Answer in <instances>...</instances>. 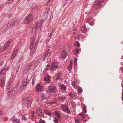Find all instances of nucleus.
I'll return each instance as SVG.
<instances>
[{"label": "nucleus", "instance_id": "f257e3e1", "mask_svg": "<svg viewBox=\"0 0 123 123\" xmlns=\"http://www.w3.org/2000/svg\"><path fill=\"white\" fill-rule=\"evenodd\" d=\"M36 38V36L34 35L31 38L30 47V48L31 53L32 54L34 53L37 47V45L38 43V41H37L34 43V41Z\"/></svg>", "mask_w": 123, "mask_h": 123}, {"label": "nucleus", "instance_id": "f03ea898", "mask_svg": "<svg viewBox=\"0 0 123 123\" xmlns=\"http://www.w3.org/2000/svg\"><path fill=\"white\" fill-rule=\"evenodd\" d=\"M57 85L54 84L51 86H48L47 88L48 92L50 93H54L57 90Z\"/></svg>", "mask_w": 123, "mask_h": 123}, {"label": "nucleus", "instance_id": "7ed1b4c3", "mask_svg": "<svg viewBox=\"0 0 123 123\" xmlns=\"http://www.w3.org/2000/svg\"><path fill=\"white\" fill-rule=\"evenodd\" d=\"M58 66L57 63L55 62H53L50 67V71L53 72L58 68Z\"/></svg>", "mask_w": 123, "mask_h": 123}, {"label": "nucleus", "instance_id": "20e7f679", "mask_svg": "<svg viewBox=\"0 0 123 123\" xmlns=\"http://www.w3.org/2000/svg\"><path fill=\"white\" fill-rule=\"evenodd\" d=\"M33 19L32 15L31 14H29L25 18L24 20V23L25 24H28L31 22Z\"/></svg>", "mask_w": 123, "mask_h": 123}, {"label": "nucleus", "instance_id": "39448f33", "mask_svg": "<svg viewBox=\"0 0 123 123\" xmlns=\"http://www.w3.org/2000/svg\"><path fill=\"white\" fill-rule=\"evenodd\" d=\"M49 11V8L47 7L46 9V10L44 12V14L43 15H42L41 16V20L42 22H43L44 20H45L47 17V15Z\"/></svg>", "mask_w": 123, "mask_h": 123}, {"label": "nucleus", "instance_id": "423d86ee", "mask_svg": "<svg viewBox=\"0 0 123 123\" xmlns=\"http://www.w3.org/2000/svg\"><path fill=\"white\" fill-rule=\"evenodd\" d=\"M32 64V62H30L28 63L26 65L25 69V73H27L30 70Z\"/></svg>", "mask_w": 123, "mask_h": 123}, {"label": "nucleus", "instance_id": "0eeeda50", "mask_svg": "<svg viewBox=\"0 0 123 123\" xmlns=\"http://www.w3.org/2000/svg\"><path fill=\"white\" fill-rule=\"evenodd\" d=\"M43 22H42V20H39L36 22L35 23L36 25L35 26V27L33 28V30H35V31H36L37 27H41Z\"/></svg>", "mask_w": 123, "mask_h": 123}, {"label": "nucleus", "instance_id": "6e6552de", "mask_svg": "<svg viewBox=\"0 0 123 123\" xmlns=\"http://www.w3.org/2000/svg\"><path fill=\"white\" fill-rule=\"evenodd\" d=\"M28 77L25 78L23 81L21 85V86L23 87V88L25 87L28 84Z\"/></svg>", "mask_w": 123, "mask_h": 123}, {"label": "nucleus", "instance_id": "1a4fd4ad", "mask_svg": "<svg viewBox=\"0 0 123 123\" xmlns=\"http://www.w3.org/2000/svg\"><path fill=\"white\" fill-rule=\"evenodd\" d=\"M10 43V41L8 40L5 43L4 46L2 47V51H4L8 47Z\"/></svg>", "mask_w": 123, "mask_h": 123}, {"label": "nucleus", "instance_id": "9d476101", "mask_svg": "<svg viewBox=\"0 0 123 123\" xmlns=\"http://www.w3.org/2000/svg\"><path fill=\"white\" fill-rule=\"evenodd\" d=\"M63 110L67 113H70V110L66 105H63L62 106Z\"/></svg>", "mask_w": 123, "mask_h": 123}, {"label": "nucleus", "instance_id": "9b49d317", "mask_svg": "<svg viewBox=\"0 0 123 123\" xmlns=\"http://www.w3.org/2000/svg\"><path fill=\"white\" fill-rule=\"evenodd\" d=\"M50 49H47L43 57V59H45L47 56H49L50 55L51 52L50 51Z\"/></svg>", "mask_w": 123, "mask_h": 123}, {"label": "nucleus", "instance_id": "f8f14e48", "mask_svg": "<svg viewBox=\"0 0 123 123\" xmlns=\"http://www.w3.org/2000/svg\"><path fill=\"white\" fill-rule=\"evenodd\" d=\"M18 20V19H15L12 21L9 26L11 28H12L15 26V25L17 24Z\"/></svg>", "mask_w": 123, "mask_h": 123}, {"label": "nucleus", "instance_id": "ddd939ff", "mask_svg": "<svg viewBox=\"0 0 123 123\" xmlns=\"http://www.w3.org/2000/svg\"><path fill=\"white\" fill-rule=\"evenodd\" d=\"M101 1H97L95 2L94 5V7L95 8H96L98 7H100L101 6Z\"/></svg>", "mask_w": 123, "mask_h": 123}, {"label": "nucleus", "instance_id": "4468645a", "mask_svg": "<svg viewBox=\"0 0 123 123\" xmlns=\"http://www.w3.org/2000/svg\"><path fill=\"white\" fill-rule=\"evenodd\" d=\"M35 90L37 91L41 92L43 91V89L40 84H38L37 85Z\"/></svg>", "mask_w": 123, "mask_h": 123}, {"label": "nucleus", "instance_id": "2eb2a0df", "mask_svg": "<svg viewBox=\"0 0 123 123\" xmlns=\"http://www.w3.org/2000/svg\"><path fill=\"white\" fill-rule=\"evenodd\" d=\"M44 80L47 83L51 81L50 77V75H46L44 77Z\"/></svg>", "mask_w": 123, "mask_h": 123}, {"label": "nucleus", "instance_id": "dca6fc26", "mask_svg": "<svg viewBox=\"0 0 123 123\" xmlns=\"http://www.w3.org/2000/svg\"><path fill=\"white\" fill-rule=\"evenodd\" d=\"M17 49H15L13 54L12 55L11 57V60L12 61L14 57L17 55Z\"/></svg>", "mask_w": 123, "mask_h": 123}, {"label": "nucleus", "instance_id": "f3484780", "mask_svg": "<svg viewBox=\"0 0 123 123\" xmlns=\"http://www.w3.org/2000/svg\"><path fill=\"white\" fill-rule=\"evenodd\" d=\"M11 85L9 82L8 83L7 86L6 87V90L8 92V93L9 94L10 93H11Z\"/></svg>", "mask_w": 123, "mask_h": 123}, {"label": "nucleus", "instance_id": "a211bd4d", "mask_svg": "<svg viewBox=\"0 0 123 123\" xmlns=\"http://www.w3.org/2000/svg\"><path fill=\"white\" fill-rule=\"evenodd\" d=\"M66 51V50H64L62 52L60 56V57L61 58H64L66 57V56L67 54V53Z\"/></svg>", "mask_w": 123, "mask_h": 123}, {"label": "nucleus", "instance_id": "6ab92c4d", "mask_svg": "<svg viewBox=\"0 0 123 123\" xmlns=\"http://www.w3.org/2000/svg\"><path fill=\"white\" fill-rule=\"evenodd\" d=\"M27 101H28V98H23L21 102L23 104L26 105L27 104Z\"/></svg>", "mask_w": 123, "mask_h": 123}, {"label": "nucleus", "instance_id": "aec40b11", "mask_svg": "<svg viewBox=\"0 0 123 123\" xmlns=\"http://www.w3.org/2000/svg\"><path fill=\"white\" fill-rule=\"evenodd\" d=\"M60 87L61 90L62 91H65L66 89V86L64 85L63 84L61 85Z\"/></svg>", "mask_w": 123, "mask_h": 123}, {"label": "nucleus", "instance_id": "412c9836", "mask_svg": "<svg viewBox=\"0 0 123 123\" xmlns=\"http://www.w3.org/2000/svg\"><path fill=\"white\" fill-rule=\"evenodd\" d=\"M54 112L55 115L56 117H57L58 119H60L61 118V117L59 112L57 111H55Z\"/></svg>", "mask_w": 123, "mask_h": 123}, {"label": "nucleus", "instance_id": "4be33fe9", "mask_svg": "<svg viewBox=\"0 0 123 123\" xmlns=\"http://www.w3.org/2000/svg\"><path fill=\"white\" fill-rule=\"evenodd\" d=\"M43 112L41 110L39 109H37V114L38 116H40L42 115Z\"/></svg>", "mask_w": 123, "mask_h": 123}, {"label": "nucleus", "instance_id": "5701e85b", "mask_svg": "<svg viewBox=\"0 0 123 123\" xmlns=\"http://www.w3.org/2000/svg\"><path fill=\"white\" fill-rule=\"evenodd\" d=\"M86 26L85 25L83 26L81 28V31L85 33L86 31L87 30V29Z\"/></svg>", "mask_w": 123, "mask_h": 123}, {"label": "nucleus", "instance_id": "b1692460", "mask_svg": "<svg viewBox=\"0 0 123 123\" xmlns=\"http://www.w3.org/2000/svg\"><path fill=\"white\" fill-rule=\"evenodd\" d=\"M17 88L16 86L14 87L11 89V92L12 93H15L17 92Z\"/></svg>", "mask_w": 123, "mask_h": 123}, {"label": "nucleus", "instance_id": "393cba45", "mask_svg": "<svg viewBox=\"0 0 123 123\" xmlns=\"http://www.w3.org/2000/svg\"><path fill=\"white\" fill-rule=\"evenodd\" d=\"M86 22H88L89 24L91 25H92L93 24V20L92 19L89 18L88 19L87 21Z\"/></svg>", "mask_w": 123, "mask_h": 123}, {"label": "nucleus", "instance_id": "a878e982", "mask_svg": "<svg viewBox=\"0 0 123 123\" xmlns=\"http://www.w3.org/2000/svg\"><path fill=\"white\" fill-rule=\"evenodd\" d=\"M62 74L59 73V74L57 76V77L56 78V80H60L62 79Z\"/></svg>", "mask_w": 123, "mask_h": 123}, {"label": "nucleus", "instance_id": "bb28decb", "mask_svg": "<svg viewBox=\"0 0 123 123\" xmlns=\"http://www.w3.org/2000/svg\"><path fill=\"white\" fill-rule=\"evenodd\" d=\"M58 99L62 101L64 100L65 99V97L62 96H59L58 97Z\"/></svg>", "mask_w": 123, "mask_h": 123}, {"label": "nucleus", "instance_id": "cd10ccee", "mask_svg": "<svg viewBox=\"0 0 123 123\" xmlns=\"http://www.w3.org/2000/svg\"><path fill=\"white\" fill-rule=\"evenodd\" d=\"M44 113L47 115H50L51 114V113L47 110L45 109L44 110Z\"/></svg>", "mask_w": 123, "mask_h": 123}, {"label": "nucleus", "instance_id": "c85d7f7f", "mask_svg": "<svg viewBox=\"0 0 123 123\" xmlns=\"http://www.w3.org/2000/svg\"><path fill=\"white\" fill-rule=\"evenodd\" d=\"M54 27L53 26L50 27L49 30V32L54 33Z\"/></svg>", "mask_w": 123, "mask_h": 123}, {"label": "nucleus", "instance_id": "c756f323", "mask_svg": "<svg viewBox=\"0 0 123 123\" xmlns=\"http://www.w3.org/2000/svg\"><path fill=\"white\" fill-rule=\"evenodd\" d=\"M41 96L43 100L45 99L46 96L45 94L43 93H41Z\"/></svg>", "mask_w": 123, "mask_h": 123}, {"label": "nucleus", "instance_id": "7c9ffc66", "mask_svg": "<svg viewBox=\"0 0 123 123\" xmlns=\"http://www.w3.org/2000/svg\"><path fill=\"white\" fill-rule=\"evenodd\" d=\"M5 80L4 79L2 80H1V82L0 84V86H2L5 83Z\"/></svg>", "mask_w": 123, "mask_h": 123}, {"label": "nucleus", "instance_id": "2f4dec72", "mask_svg": "<svg viewBox=\"0 0 123 123\" xmlns=\"http://www.w3.org/2000/svg\"><path fill=\"white\" fill-rule=\"evenodd\" d=\"M78 92L80 93H81L82 92L83 89L82 88L79 87L78 88Z\"/></svg>", "mask_w": 123, "mask_h": 123}, {"label": "nucleus", "instance_id": "473e14b6", "mask_svg": "<svg viewBox=\"0 0 123 123\" xmlns=\"http://www.w3.org/2000/svg\"><path fill=\"white\" fill-rule=\"evenodd\" d=\"M74 46H77L78 47H80V44L79 42H76L74 43Z\"/></svg>", "mask_w": 123, "mask_h": 123}, {"label": "nucleus", "instance_id": "72a5a7b5", "mask_svg": "<svg viewBox=\"0 0 123 123\" xmlns=\"http://www.w3.org/2000/svg\"><path fill=\"white\" fill-rule=\"evenodd\" d=\"M72 86H74L75 88H76V86L75 85V81H72Z\"/></svg>", "mask_w": 123, "mask_h": 123}, {"label": "nucleus", "instance_id": "f704fd0d", "mask_svg": "<svg viewBox=\"0 0 123 123\" xmlns=\"http://www.w3.org/2000/svg\"><path fill=\"white\" fill-rule=\"evenodd\" d=\"M70 97H71L72 98H75L76 97V95L73 94H72L71 93H69V94Z\"/></svg>", "mask_w": 123, "mask_h": 123}, {"label": "nucleus", "instance_id": "c9c22d12", "mask_svg": "<svg viewBox=\"0 0 123 123\" xmlns=\"http://www.w3.org/2000/svg\"><path fill=\"white\" fill-rule=\"evenodd\" d=\"M27 104H28V106H30L31 105V102L30 100L28 98V101L27 102Z\"/></svg>", "mask_w": 123, "mask_h": 123}, {"label": "nucleus", "instance_id": "e433bc0d", "mask_svg": "<svg viewBox=\"0 0 123 123\" xmlns=\"http://www.w3.org/2000/svg\"><path fill=\"white\" fill-rule=\"evenodd\" d=\"M72 69V66L70 64H69L68 67V69L69 71L71 70Z\"/></svg>", "mask_w": 123, "mask_h": 123}, {"label": "nucleus", "instance_id": "4c0bfd02", "mask_svg": "<svg viewBox=\"0 0 123 123\" xmlns=\"http://www.w3.org/2000/svg\"><path fill=\"white\" fill-rule=\"evenodd\" d=\"M22 118L24 120H25L27 119V118L25 114L23 115L22 117Z\"/></svg>", "mask_w": 123, "mask_h": 123}, {"label": "nucleus", "instance_id": "58836bf2", "mask_svg": "<svg viewBox=\"0 0 123 123\" xmlns=\"http://www.w3.org/2000/svg\"><path fill=\"white\" fill-rule=\"evenodd\" d=\"M9 27V26L7 25L5 28L4 30L3 31V32L5 33L8 30Z\"/></svg>", "mask_w": 123, "mask_h": 123}, {"label": "nucleus", "instance_id": "ea45409f", "mask_svg": "<svg viewBox=\"0 0 123 123\" xmlns=\"http://www.w3.org/2000/svg\"><path fill=\"white\" fill-rule=\"evenodd\" d=\"M45 121L44 120H42L41 118L40 119L39 121L38 122V123H45Z\"/></svg>", "mask_w": 123, "mask_h": 123}, {"label": "nucleus", "instance_id": "a19ab883", "mask_svg": "<svg viewBox=\"0 0 123 123\" xmlns=\"http://www.w3.org/2000/svg\"><path fill=\"white\" fill-rule=\"evenodd\" d=\"M75 30H73L71 31V35L72 36H74L75 34Z\"/></svg>", "mask_w": 123, "mask_h": 123}, {"label": "nucleus", "instance_id": "79ce46f5", "mask_svg": "<svg viewBox=\"0 0 123 123\" xmlns=\"http://www.w3.org/2000/svg\"><path fill=\"white\" fill-rule=\"evenodd\" d=\"M80 51V50L79 49H77L74 51L77 54H78L80 53L79 51Z\"/></svg>", "mask_w": 123, "mask_h": 123}, {"label": "nucleus", "instance_id": "37998d69", "mask_svg": "<svg viewBox=\"0 0 123 123\" xmlns=\"http://www.w3.org/2000/svg\"><path fill=\"white\" fill-rule=\"evenodd\" d=\"M53 121L55 123H58V119L56 117H55L54 118V119L53 120Z\"/></svg>", "mask_w": 123, "mask_h": 123}, {"label": "nucleus", "instance_id": "c03bdc74", "mask_svg": "<svg viewBox=\"0 0 123 123\" xmlns=\"http://www.w3.org/2000/svg\"><path fill=\"white\" fill-rule=\"evenodd\" d=\"M14 123H19V120H18L17 119H14Z\"/></svg>", "mask_w": 123, "mask_h": 123}, {"label": "nucleus", "instance_id": "a18cd8bd", "mask_svg": "<svg viewBox=\"0 0 123 123\" xmlns=\"http://www.w3.org/2000/svg\"><path fill=\"white\" fill-rule=\"evenodd\" d=\"M86 106H84L83 107V111L85 112L86 113Z\"/></svg>", "mask_w": 123, "mask_h": 123}, {"label": "nucleus", "instance_id": "49530a36", "mask_svg": "<svg viewBox=\"0 0 123 123\" xmlns=\"http://www.w3.org/2000/svg\"><path fill=\"white\" fill-rule=\"evenodd\" d=\"M9 96H10V95H11V96L12 98L14 97V96H15V93H12V92H11V93H10Z\"/></svg>", "mask_w": 123, "mask_h": 123}, {"label": "nucleus", "instance_id": "de8ad7c7", "mask_svg": "<svg viewBox=\"0 0 123 123\" xmlns=\"http://www.w3.org/2000/svg\"><path fill=\"white\" fill-rule=\"evenodd\" d=\"M20 68V65H18V66L17 67L16 70V72L18 73L19 70V69Z\"/></svg>", "mask_w": 123, "mask_h": 123}, {"label": "nucleus", "instance_id": "09e8293b", "mask_svg": "<svg viewBox=\"0 0 123 123\" xmlns=\"http://www.w3.org/2000/svg\"><path fill=\"white\" fill-rule=\"evenodd\" d=\"M14 0H8L7 1L8 3L11 4L12 3Z\"/></svg>", "mask_w": 123, "mask_h": 123}, {"label": "nucleus", "instance_id": "8fccbe9b", "mask_svg": "<svg viewBox=\"0 0 123 123\" xmlns=\"http://www.w3.org/2000/svg\"><path fill=\"white\" fill-rule=\"evenodd\" d=\"M4 69H2L1 71H0V76H1V75L0 74H3V72L4 71Z\"/></svg>", "mask_w": 123, "mask_h": 123}, {"label": "nucleus", "instance_id": "3c124183", "mask_svg": "<svg viewBox=\"0 0 123 123\" xmlns=\"http://www.w3.org/2000/svg\"><path fill=\"white\" fill-rule=\"evenodd\" d=\"M51 33V32H49V33H48V36L49 37H50L52 35V34H53V33Z\"/></svg>", "mask_w": 123, "mask_h": 123}, {"label": "nucleus", "instance_id": "603ef678", "mask_svg": "<svg viewBox=\"0 0 123 123\" xmlns=\"http://www.w3.org/2000/svg\"><path fill=\"white\" fill-rule=\"evenodd\" d=\"M78 37L79 38H83L84 36L82 35H80Z\"/></svg>", "mask_w": 123, "mask_h": 123}, {"label": "nucleus", "instance_id": "864d4df0", "mask_svg": "<svg viewBox=\"0 0 123 123\" xmlns=\"http://www.w3.org/2000/svg\"><path fill=\"white\" fill-rule=\"evenodd\" d=\"M3 5H0V10H1L3 8Z\"/></svg>", "mask_w": 123, "mask_h": 123}, {"label": "nucleus", "instance_id": "5fc2aeb1", "mask_svg": "<svg viewBox=\"0 0 123 123\" xmlns=\"http://www.w3.org/2000/svg\"><path fill=\"white\" fill-rule=\"evenodd\" d=\"M50 58H48L47 59V62H50Z\"/></svg>", "mask_w": 123, "mask_h": 123}, {"label": "nucleus", "instance_id": "6e6d98bb", "mask_svg": "<svg viewBox=\"0 0 123 123\" xmlns=\"http://www.w3.org/2000/svg\"><path fill=\"white\" fill-rule=\"evenodd\" d=\"M12 15L10 13L8 14L7 17H11L12 16Z\"/></svg>", "mask_w": 123, "mask_h": 123}, {"label": "nucleus", "instance_id": "4d7b16f0", "mask_svg": "<svg viewBox=\"0 0 123 123\" xmlns=\"http://www.w3.org/2000/svg\"><path fill=\"white\" fill-rule=\"evenodd\" d=\"M4 63V61H1V62H0V65H2Z\"/></svg>", "mask_w": 123, "mask_h": 123}, {"label": "nucleus", "instance_id": "13d9d810", "mask_svg": "<svg viewBox=\"0 0 123 123\" xmlns=\"http://www.w3.org/2000/svg\"><path fill=\"white\" fill-rule=\"evenodd\" d=\"M35 113V112L34 111H32V116H34V115Z\"/></svg>", "mask_w": 123, "mask_h": 123}, {"label": "nucleus", "instance_id": "bf43d9fd", "mask_svg": "<svg viewBox=\"0 0 123 123\" xmlns=\"http://www.w3.org/2000/svg\"><path fill=\"white\" fill-rule=\"evenodd\" d=\"M121 85H122V87L123 88V89H122V91H122V94L123 95V84H122Z\"/></svg>", "mask_w": 123, "mask_h": 123}, {"label": "nucleus", "instance_id": "052dcab7", "mask_svg": "<svg viewBox=\"0 0 123 123\" xmlns=\"http://www.w3.org/2000/svg\"><path fill=\"white\" fill-rule=\"evenodd\" d=\"M79 119L77 118L75 120V122L76 123L78 122L79 121Z\"/></svg>", "mask_w": 123, "mask_h": 123}, {"label": "nucleus", "instance_id": "680f3d73", "mask_svg": "<svg viewBox=\"0 0 123 123\" xmlns=\"http://www.w3.org/2000/svg\"><path fill=\"white\" fill-rule=\"evenodd\" d=\"M50 62H48V63L47 65H48V66H49Z\"/></svg>", "mask_w": 123, "mask_h": 123}, {"label": "nucleus", "instance_id": "e2e57ef3", "mask_svg": "<svg viewBox=\"0 0 123 123\" xmlns=\"http://www.w3.org/2000/svg\"><path fill=\"white\" fill-rule=\"evenodd\" d=\"M79 115L80 116H83V113L79 114Z\"/></svg>", "mask_w": 123, "mask_h": 123}, {"label": "nucleus", "instance_id": "0e129e2a", "mask_svg": "<svg viewBox=\"0 0 123 123\" xmlns=\"http://www.w3.org/2000/svg\"><path fill=\"white\" fill-rule=\"evenodd\" d=\"M82 116V117H83V119H84V118H85V115H83Z\"/></svg>", "mask_w": 123, "mask_h": 123}, {"label": "nucleus", "instance_id": "69168bd1", "mask_svg": "<svg viewBox=\"0 0 123 123\" xmlns=\"http://www.w3.org/2000/svg\"><path fill=\"white\" fill-rule=\"evenodd\" d=\"M34 81H32V86H34Z\"/></svg>", "mask_w": 123, "mask_h": 123}, {"label": "nucleus", "instance_id": "338daca9", "mask_svg": "<svg viewBox=\"0 0 123 123\" xmlns=\"http://www.w3.org/2000/svg\"><path fill=\"white\" fill-rule=\"evenodd\" d=\"M35 117V116H32V119H34Z\"/></svg>", "mask_w": 123, "mask_h": 123}, {"label": "nucleus", "instance_id": "774afa93", "mask_svg": "<svg viewBox=\"0 0 123 123\" xmlns=\"http://www.w3.org/2000/svg\"><path fill=\"white\" fill-rule=\"evenodd\" d=\"M53 0H49L48 1V3L52 1Z\"/></svg>", "mask_w": 123, "mask_h": 123}]
</instances>
